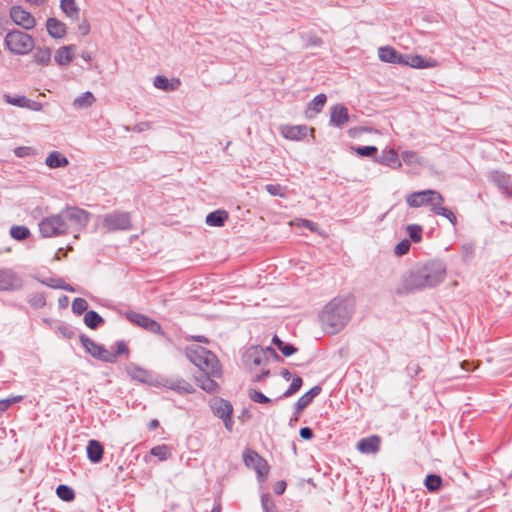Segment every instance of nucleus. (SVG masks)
Listing matches in <instances>:
<instances>
[{"instance_id":"nucleus-34","label":"nucleus","mask_w":512,"mask_h":512,"mask_svg":"<svg viewBox=\"0 0 512 512\" xmlns=\"http://www.w3.org/2000/svg\"><path fill=\"white\" fill-rule=\"evenodd\" d=\"M179 81L176 82V84L171 83L167 77L165 76H156L154 79V86L158 89L164 90V91H173L177 88V84Z\"/></svg>"},{"instance_id":"nucleus-7","label":"nucleus","mask_w":512,"mask_h":512,"mask_svg":"<svg viewBox=\"0 0 512 512\" xmlns=\"http://www.w3.org/2000/svg\"><path fill=\"white\" fill-rule=\"evenodd\" d=\"M102 226L107 232L127 231L132 228L131 214L125 211H113L103 216Z\"/></svg>"},{"instance_id":"nucleus-44","label":"nucleus","mask_w":512,"mask_h":512,"mask_svg":"<svg viewBox=\"0 0 512 512\" xmlns=\"http://www.w3.org/2000/svg\"><path fill=\"white\" fill-rule=\"evenodd\" d=\"M302 383L303 381L301 377H295L289 388L284 392L283 397H290L295 394L301 388Z\"/></svg>"},{"instance_id":"nucleus-31","label":"nucleus","mask_w":512,"mask_h":512,"mask_svg":"<svg viewBox=\"0 0 512 512\" xmlns=\"http://www.w3.org/2000/svg\"><path fill=\"white\" fill-rule=\"evenodd\" d=\"M442 204L443 202L435 203V205L431 207V212L447 218L452 225H456L457 218L455 214L450 209L443 207Z\"/></svg>"},{"instance_id":"nucleus-37","label":"nucleus","mask_w":512,"mask_h":512,"mask_svg":"<svg viewBox=\"0 0 512 512\" xmlns=\"http://www.w3.org/2000/svg\"><path fill=\"white\" fill-rule=\"evenodd\" d=\"M410 240L418 243L422 240L423 228L418 224H410L406 228Z\"/></svg>"},{"instance_id":"nucleus-40","label":"nucleus","mask_w":512,"mask_h":512,"mask_svg":"<svg viewBox=\"0 0 512 512\" xmlns=\"http://www.w3.org/2000/svg\"><path fill=\"white\" fill-rule=\"evenodd\" d=\"M150 453L162 461L168 459L170 455L169 448L166 445L155 446L151 449Z\"/></svg>"},{"instance_id":"nucleus-1","label":"nucleus","mask_w":512,"mask_h":512,"mask_svg":"<svg viewBox=\"0 0 512 512\" xmlns=\"http://www.w3.org/2000/svg\"><path fill=\"white\" fill-rule=\"evenodd\" d=\"M89 222V213L77 207H67L57 214L43 218L38 226L43 238L60 237L70 229L84 228Z\"/></svg>"},{"instance_id":"nucleus-51","label":"nucleus","mask_w":512,"mask_h":512,"mask_svg":"<svg viewBox=\"0 0 512 512\" xmlns=\"http://www.w3.org/2000/svg\"><path fill=\"white\" fill-rule=\"evenodd\" d=\"M279 350L284 356L288 357L294 354L297 351V348L291 344L283 342V344L279 346Z\"/></svg>"},{"instance_id":"nucleus-53","label":"nucleus","mask_w":512,"mask_h":512,"mask_svg":"<svg viewBox=\"0 0 512 512\" xmlns=\"http://www.w3.org/2000/svg\"><path fill=\"white\" fill-rule=\"evenodd\" d=\"M300 436L305 440H310L313 438V431L309 427H303L300 429Z\"/></svg>"},{"instance_id":"nucleus-49","label":"nucleus","mask_w":512,"mask_h":512,"mask_svg":"<svg viewBox=\"0 0 512 512\" xmlns=\"http://www.w3.org/2000/svg\"><path fill=\"white\" fill-rule=\"evenodd\" d=\"M355 152L360 156L371 157L377 153L376 146H363L355 148Z\"/></svg>"},{"instance_id":"nucleus-9","label":"nucleus","mask_w":512,"mask_h":512,"mask_svg":"<svg viewBox=\"0 0 512 512\" xmlns=\"http://www.w3.org/2000/svg\"><path fill=\"white\" fill-rule=\"evenodd\" d=\"M243 457L245 465L255 470L259 481L266 480L269 473V465L267 461L252 450L245 451Z\"/></svg>"},{"instance_id":"nucleus-36","label":"nucleus","mask_w":512,"mask_h":512,"mask_svg":"<svg viewBox=\"0 0 512 512\" xmlns=\"http://www.w3.org/2000/svg\"><path fill=\"white\" fill-rule=\"evenodd\" d=\"M10 235L15 240H25L30 236V230L26 226H12Z\"/></svg>"},{"instance_id":"nucleus-10","label":"nucleus","mask_w":512,"mask_h":512,"mask_svg":"<svg viewBox=\"0 0 512 512\" xmlns=\"http://www.w3.org/2000/svg\"><path fill=\"white\" fill-rule=\"evenodd\" d=\"M79 339L86 352L92 357L108 363L114 362V355L102 345L97 344L84 334L80 335Z\"/></svg>"},{"instance_id":"nucleus-26","label":"nucleus","mask_w":512,"mask_h":512,"mask_svg":"<svg viewBox=\"0 0 512 512\" xmlns=\"http://www.w3.org/2000/svg\"><path fill=\"white\" fill-rule=\"evenodd\" d=\"M60 8L62 12L71 20L79 19L80 8L75 0H60Z\"/></svg>"},{"instance_id":"nucleus-6","label":"nucleus","mask_w":512,"mask_h":512,"mask_svg":"<svg viewBox=\"0 0 512 512\" xmlns=\"http://www.w3.org/2000/svg\"><path fill=\"white\" fill-rule=\"evenodd\" d=\"M5 46L16 55H25L34 49L35 42L31 35L13 30L6 35Z\"/></svg>"},{"instance_id":"nucleus-3","label":"nucleus","mask_w":512,"mask_h":512,"mask_svg":"<svg viewBox=\"0 0 512 512\" xmlns=\"http://www.w3.org/2000/svg\"><path fill=\"white\" fill-rule=\"evenodd\" d=\"M353 312V302L349 298H334L322 310L320 322L323 330L335 334L349 322Z\"/></svg>"},{"instance_id":"nucleus-47","label":"nucleus","mask_w":512,"mask_h":512,"mask_svg":"<svg viewBox=\"0 0 512 512\" xmlns=\"http://www.w3.org/2000/svg\"><path fill=\"white\" fill-rule=\"evenodd\" d=\"M249 397L253 402H256V403L266 404V403L271 402V400L268 397H266L264 394H262L261 392H259L257 390H253V389L249 390Z\"/></svg>"},{"instance_id":"nucleus-64","label":"nucleus","mask_w":512,"mask_h":512,"mask_svg":"<svg viewBox=\"0 0 512 512\" xmlns=\"http://www.w3.org/2000/svg\"><path fill=\"white\" fill-rule=\"evenodd\" d=\"M272 342L277 346L278 349L279 346L283 344V341L276 335L273 337Z\"/></svg>"},{"instance_id":"nucleus-12","label":"nucleus","mask_w":512,"mask_h":512,"mask_svg":"<svg viewBox=\"0 0 512 512\" xmlns=\"http://www.w3.org/2000/svg\"><path fill=\"white\" fill-rule=\"evenodd\" d=\"M126 317L130 322H132V323H134V324H136L154 334L164 335L161 325L146 315H143V314H140L137 312H129L126 314Z\"/></svg>"},{"instance_id":"nucleus-32","label":"nucleus","mask_w":512,"mask_h":512,"mask_svg":"<svg viewBox=\"0 0 512 512\" xmlns=\"http://www.w3.org/2000/svg\"><path fill=\"white\" fill-rule=\"evenodd\" d=\"M84 323L90 329H96L104 323V319L95 311H88L84 315Z\"/></svg>"},{"instance_id":"nucleus-61","label":"nucleus","mask_w":512,"mask_h":512,"mask_svg":"<svg viewBox=\"0 0 512 512\" xmlns=\"http://www.w3.org/2000/svg\"><path fill=\"white\" fill-rule=\"evenodd\" d=\"M159 427V421L157 419H153L150 421L149 423V429L150 430H155Z\"/></svg>"},{"instance_id":"nucleus-43","label":"nucleus","mask_w":512,"mask_h":512,"mask_svg":"<svg viewBox=\"0 0 512 512\" xmlns=\"http://www.w3.org/2000/svg\"><path fill=\"white\" fill-rule=\"evenodd\" d=\"M402 160L408 165L420 164V158L414 151H403L401 153Z\"/></svg>"},{"instance_id":"nucleus-59","label":"nucleus","mask_w":512,"mask_h":512,"mask_svg":"<svg viewBox=\"0 0 512 512\" xmlns=\"http://www.w3.org/2000/svg\"><path fill=\"white\" fill-rule=\"evenodd\" d=\"M54 286L57 289H62V290L68 291V292H74L75 291V289L70 284H67L64 281H63L62 285H54Z\"/></svg>"},{"instance_id":"nucleus-8","label":"nucleus","mask_w":512,"mask_h":512,"mask_svg":"<svg viewBox=\"0 0 512 512\" xmlns=\"http://www.w3.org/2000/svg\"><path fill=\"white\" fill-rule=\"evenodd\" d=\"M405 200L411 208L422 206H430L431 208L435 203L444 202L443 196L438 191L432 189L412 192L406 195Z\"/></svg>"},{"instance_id":"nucleus-58","label":"nucleus","mask_w":512,"mask_h":512,"mask_svg":"<svg viewBox=\"0 0 512 512\" xmlns=\"http://www.w3.org/2000/svg\"><path fill=\"white\" fill-rule=\"evenodd\" d=\"M302 225L305 228L309 229L310 231H316L317 229V225L314 222L307 219L302 220Z\"/></svg>"},{"instance_id":"nucleus-18","label":"nucleus","mask_w":512,"mask_h":512,"mask_svg":"<svg viewBox=\"0 0 512 512\" xmlns=\"http://www.w3.org/2000/svg\"><path fill=\"white\" fill-rule=\"evenodd\" d=\"M46 29L48 34L55 39H61L67 33L66 25L57 18L53 17L47 19Z\"/></svg>"},{"instance_id":"nucleus-11","label":"nucleus","mask_w":512,"mask_h":512,"mask_svg":"<svg viewBox=\"0 0 512 512\" xmlns=\"http://www.w3.org/2000/svg\"><path fill=\"white\" fill-rule=\"evenodd\" d=\"M211 409L216 416L223 419L225 427L231 430L233 424L231 419L233 407L231 403L224 399H214L211 402Z\"/></svg>"},{"instance_id":"nucleus-27","label":"nucleus","mask_w":512,"mask_h":512,"mask_svg":"<svg viewBox=\"0 0 512 512\" xmlns=\"http://www.w3.org/2000/svg\"><path fill=\"white\" fill-rule=\"evenodd\" d=\"M376 161L382 165L387 166H401L398 159V154L394 149L384 150L382 154L376 159Z\"/></svg>"},{"instance_id":"nucleus-17","label":"nucleus","mask_w":512,"mask_h":512,"mask_svg":"<svg viewBox=\"0 0 512 512\" xmlns=\"http://www.w3.org/2000/svg\"><path fill=\"white\" fill-rule=\"evenodd\" d=\"M308 127L306 125H284L280 127L281 135L290 140H302L307 136Z\"/></svg>"},{"instance_id":"nucleus-16","label":"nucleus","mask_w":512,"mask_h":512,"mask_svg":"<svg viewBox=\"0 0 512 512\" xmlns=\"http://www.w3.org/2000/svg\"><path fill=\"white\" fill-rule=\"evenodd\" d=\"M381 438L377 435H372L362 438L357 443V449L362 454H375L380 450Z\"/></svg>"},{"instance_id":"nucleus-2","label":"nucleus","mask_w":512,"mask_h":512,"mask_svg":"<svg viewBox=\"0 0 512 512\" xmlns=\"http://www.w3.org/2000/svg\"><path fill=\"white\" fill-rule=\"evenodd\" d=\"M186 355L202 372L199 376H196L199 387L207 393H217L219 386L212 378L221 377L222 371L215 354L200 345L193 344L187 347Z\"/></svg>"},{"instance_id":"nucleus-24","label":"nucleus","mask_w":512,"mask_h":512,"mask_svg":"<svg viewBox=\"0 0 512 512\" xmlns=\"http://www.w3.org/2000/svg\"><path fill=\"white\" fill-rule=\"evenodd\" d=\"M320 392L321 387H312L308 392H306L298 399L295 404L296 411L301 412L303 409H305L313 401V399L320 394Z\"/></svg>"},{"instance_id":"nucleus-62","label":"nucleus","mask_w":512,"mask_h":512,"mask_svg":"<svg viewBox=\"0 0 512 512\" xmlns=\"http://www.w3.org/2000/svg\"><path fill=\"white\" fill-rule=\"evenodd\" d=\"M268 375H269V371L262 372L261 374L256 375L254 380H255L256 382H259V381H261L263 378L267 377Z\"/></svg>"},{"instance_id":"nucleus-14","label":"nucleus","mask_w":512,"mask_h":512,"mask_svg":"<svg viewBox=\"0 0 512 512\" xmlns=\"http://www.w3.org/2000/svg\"><path fill=\"white\" fill-rule=\"evenodd\" d=\"M21 281L17 274L11 269H0V290L9 291L18 289Z\"/></svg>"},{"instance_id":"nucleus-19","label":"nucleus","mask_w":512,"mask_h":512,"mask_svg":"<svg viewBox=\"0 0 512 512\" xmlns=\"http://www.w3.org/2000/svg\"><path fill=\"white\" fill-rule=\"evenodd\" d=\"M75 45H66L57 49L54 59L59 66H67L74 59Z\"/></svg>"},{"instance_id":"nucleus-21","label":"nucleus","mask_w":512,"mask_h":512,"mask_svg":"<svg viewBox=\"0 0 512 512\" xmlns=\"http://www.w3.org/2000/svg\"><path fill=\"white\" fill-rule=\"evenodd\" d=\"M165 386L179 394H189L194 391L193 386L182 378H171L165 381Z\"/></svg>"},{"instance_id":"nucleus-25","label":"nucleus","mask_w":512,"mask_h":512,"mask_svg":"<svg viewBox=\"0 0 512 512\" xmlns=\"http://www.w3.org/2000/svg\"><path fill=\"white\" fill-rule=\"evenodd\" d=\"M45 164L49 168H53V169L64 168L69 165V161H68L67 157L64 156L62 153H60L58 151H53L47 156V158L45 160Z\"/></svg>"},{"instance_id":"nucleus-23","label":"nucleus","mask_w":512,"mask_h":512,"mask_svg":"<svg viewBox=\"0 0 512 512\" xmlns=\"http://www.w3.org/2000/svg\"><path fill=\"white\" fill-rule=\"evenodd\" d=\"M103 446L97 440H90L87 445V457L93 463H99L103 458Z\"/></svg>"},{"instance_id":"nucleus-15","label":"nucleus","mask_w":512,"mask_h":512,"mask_svg":"<svg viewBox=\"0 0 512 512\" xmlns=\"http://www.w3.org/2000/svg\"><path fill=\"white\" fill-rule=\"evenodd\" d=\"M350 120L347 107L337 104L331 107L330 124L336 127H343Z\"/></svg>"},{"instance_id":"nucleus-41","label":"nucleus","mask_w":512,"mask_h":512,"mask_svg":"<svg viewBox=\"0 0 512 512\" xmlns=\"http://www.w3.org/2000/svg\"><path fill=\"white\" fill-rule=\"evenodd\" d=\"M265 189L272 196H286V188L281 186L280 184H268L265 186Z\"/></svg>"},{"instance_id":"nucleus-57","label":"nucleus","mask_w":512,"mask_h":512,"mask_svg":"<svg viewBox=\"0 0 512 512\" xmlns=\"http://www.w3.org/2000/svg\"><path fill=\"white\" fill-rule=\"evenodd\" d=\"M30 148L29 147H18L15 149V154L18 157H24L29 154Z\"/></svg>"},{"instance_id":"nucleus-50","label":"nucleus","mask_w":512,"mask_h":512,"mask_svg":"<svg viewBox=\"0 0 512 512\" xmlns=\"http://www.w3.org/2000/svg\"><path fill=\"white\" fill-rule=\"evenodd\" d=\"M129 350L124 341H118L116 343V350L114 352H111L112 355H114V362L116 361L117 357L122 354H128Z\"/></svg>"},{"instance_id":"nucleus-20","label":"nucleus","mask_w":512,"mask_h":512,"mask_svg":"<svg viewBox=\"0 0 512 512\" xmlns=\"http://www.w3.org/2000/svg\"><path fill=\"white\" fill-rule=\"evenodd\" d=\"M491 180L497 185L504 193L512 196V182L510 175L504 172L494 171L491 173Z\"/></svg>"},{"instance_id":"nucleus-30","label":"nucleus","mask_w":512,"mask_h":512,"mask_svg":"<svg viewBox=\"0 0 512 512\" xmlns=\"http://www.w3.org/2000/svg\"><path fill=\"white\" fill-rule=\"evenodd\" d=\"M95 100L94 95L87 91L74 99L73 106L76 109L89 108L94 104Z\"/></svg>"},{"instance_id":"nucleus-54","label":"nucleus","mask_w":512,"mask_h":512,"mask_svg":"<svg viewBox=\"0 0 512 512\" xmlns=\"http://www.w3.org/2000/svg\"><path fill=\"white\" fill-rule=\"evenodd\" d=\"M78 31L82 34V35H87L89 32H90V25L88 23L87 20H83L79 25H78Z\"/></svg>"},{"instance_id":"nucleus-5","label":"nucleus","mask_w":512,"mask_h":512,"mask_svg":"<svg viewBox=\"0 0 512 512\" xmlns=\"http://www.w3.org/2000/svg\"><path fill=\"white\" fill-rule=\"evenodd\" d=\"M378 56L383 62L404 64L412 68L425 69L438 66V61L433 58H424L420 55H401L390 46L380 47Z\"/></svg>"},{"instance_id":"nucleus-28","label":"nucleus","mask_w":512,"mask_h":512,"mask_svg":"<svg viewBox=\"0 0 512 512\" xmlns=\"http://www.w3.org/2000/svg\"><path fill=\"white\" fill-rule=\"evenodd\" d=\"M228 219V213L224 210H216L206 216V224L213 227H221Z\"/></svg>"},{"instance_id":"nucleus-29","label":"nucleus","mask_w":512,"mask_h":512,"mask_svg":"<svg viewBox=\"0 0 512 512\" xmlns=\"http://www.w3.org/2000/svg\"><path fill=\"white\" fill-rule=\"evenodd\" d=\"M52 51L48 47H37L33 54V60L38 65L47 66L51 62Z\"/></svg>"},{"instance_id":"nucleus-38","label":"nucleus","mask_w":512,"mask_h":512,"mask_svg":"<svg viewBox=\"0 0 512 512\" xmlns=\"http://www.w3.org/2000/svg\"><path fill=\"white\" fill-rule=\"evenodd\" d=\"M475 254V246L472 242H467L461 246V256L464 262L470 261Z\"/></svg>"},{"instance_id":"nucleus-48","label":"nucleus","mask_w":512,"mask_h":512,"mask_svg":"<svg viewBox=\"0 0 512 512\" xmlns=\"http://www.w3.org/2000/svg\"><path fill=\"white\" fill-rule=\"evenodd\" d=\"M22 399H23L22 396H14V397L7 398V399H1L0 400V412L6 411L13 404L20 402Z\"/></svg>"},{"instance_id":"nucleus-63","label":"nucleus","mask_w":512,"mask_h":512,"mask_svg":"<svg viewBox=\"0 0 512 512\" xmlns=\"http://www.w3.org/2000/svg\"><path fill=\"white\" fill-rule=\"evenodd\" d=\"M25 1L32 5L40 6V5L44 4L46 0H25Z\"/></svg>"},{"instance_id":"nucleus-33","label":"nucleus","mask_w":512,"mask_h":512,"mask_svg":"<svg viewBox=\"0 0 512 512\" xmlns=\"http://www.w3.org/2000/svg\"><path fill=\"white\" fill-rule=\"evenodd\" d=\"M424 485L430 492H437L441 488L442 478L437 474L427 475Z\"/></svg>"},{"instance_id":"nucleus-55","label":"nucleus","mask_w":512,"mask_h":512,"mask_svg":"<svg viewBox=\"0 0 512 512\" xmlns=\"http://www.w3.org/2000/svg\"><path fill=\"white\" fill-rule=\"evenodd\" d=\"M25 108H29V109L35 110V111H40L42 109V104L28 99V105H26Z\"/></svg>"},{"instance_id":"nucleus-60","label":"nucleus","mask_w":512,"mask_h":512,"mask_svg":"<svg viewBox=\"0 0 512 512\" xmlns=\"http://www.w3.org/2000/svg\"><path fill=\"white\" fill-rule=\"evenodd\" d=\"M63 280L62 279H49L45 284L49 287L55 288L54 285H62Z\"/></svg>"},{"instance_id":"nucleus-4","label":"nucleus","mask_w":512,"mask_h":512,"mask_svg":"<svg viewBox=\"0 0 512 512\" xmlns=\"http://www.w3.org/2000/svg\"><path fill=\"white\" fill-rule=\"evenodd\" d=\"M446 267L441 261H431L404 279V292L431 288L444 280Z\"/></svg>"},{"instance_id":"nucleus-13","label":"nucleus","mask_w":512,"mask_h":512,"mask_svg":"<svg viewBox=\"0 0 512 512\" xmlns=\"http://www.w3.org/2000/svg\"><path fill=\"white\" fill-rule=\"evenodd\" d=\"M10 17L16 25L25 30H31L36 25L33 15L20 6H14L10 9Z\"/></svg>"},{"instance_id":"nucleus-45","label":"nucleus","mask_w":512,"mask_h":512,"mask_svg":"<svg viewBox=\"0 0 512 512\" xmlns=\"http://www.w3.org/2000/svg\"><path fill=\"white\" fill-rule=\"evenodd\" d=\"M4 99L7 103L14 106L25 107L26 105H28V98H26L25 96L12 97L10 95H5Z\"/></svg>"},{"instance_id":"nucleus-35","label":"nucleus","mask_w":512,"mask_h":512,"mask_svg":"<svg viewBox=\"0 0 512 512\" xmlns=\"http://www.w3.org/2000/svg\"><path fill=\"white\" fill-rule=\"evenodd\" d=\"M56 494L61 500L66 502H70L75 499L74 490L71 487L64 484H61L57 487Z\"/></svg>"},{"instance_id":"nucleus-42","label":"nucleus","mask_w":512,"mask_h":512,"mask_svg":"<svg viewBox=\"0 0 512 512\" xmlns=\"http://www.w3.org/2000/svg\"><path fill=\"white\" fill-rule=\"evenodd\" d=\"M261 506L265 512H276L277 508L269 494L261 496Z\"/></svg>"},{"instance_id":"nucleus-56","label":"nucleus","mask_w":512,"mask_h":512,"mask_svg":"<svg viewBox=\"0 0 512 512\" xmlns=\"http://www.w3.org/2000/svg\"><path fill=\"white\" fill-rule=\"evenodd\" d=\"M32 305H45V299L42 295H36L33 299L29 301Z\"/></svg>"},{"instance_id":"nucleus-22","label":"nucleus","mask_w":512,"mask_h":512,"mask_svg":"<svg viewBox=\"0 0 512 512\" xmlns=\"http://www.w3.org/2000/svg\"><path fill=\"white\" fill-rule=\"evenodd\" d=\"M327 101V97L325 94H318L311 102H309L308 107L305 111V115L307 118H313L315 115L320 113L325 106Z\"/></svg>"},{"instance_id":"nucleus-46","label":"nucleus","mask_w":512,"mask_h":512,"mask_svg":"<svg viewBox=\"0 0 512 512\" xmlns=\"http://www.w3.org/2000/svg\"><path fill=\"white\" fill-rule=\"evenodd\" d=\"M410 246V240L404 239L395 246L394 252L397 256H403L408 253Z\"/></svg>"},{"instance_id":"nucleus-52","label":"nucleus","mask_w":512,"mask_h":512,"mask_svg":"<svg viewBox=\"0 0 512 512\" xmlns=\"http://www.w3.org/2000/svg\"><path fill=\"white\" fill-rule=\"evenodd\" d=\"M273 490L275 494L282 495L286 490V482L281 480L274 484Z\"/></svg>"},{"instance_id":"nucleus-39","label":"nucleus","mask_w":512,"mask_h":512,"mask_svg":"<svg viewBox=\"0 0 512 512\" xmlns=\"http://www.w3.org/2000/svg\"><path fill=\"white\" fill-rule=\"evenodd\" d=\"M88 308V303L83 298H75L72 302V311L76 315H81Z\"/></svg>"}]
</instances>
